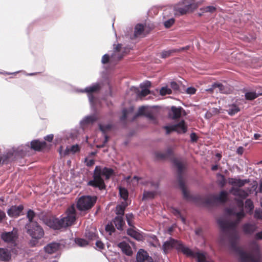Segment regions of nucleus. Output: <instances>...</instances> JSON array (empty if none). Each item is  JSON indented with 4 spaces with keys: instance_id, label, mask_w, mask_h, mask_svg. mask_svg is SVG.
<instances>
[{
    "instance_id": "nucleus-55",
    "label": "nucleus",
    "mask_w": 262,
    "mask_h": 262,
    "mask_svg": "<svg viewBox=\"0 0 262 262\" xmlns=\"http://www.w3.org/2000/svg\"><path fill=\"white\" fill-rule=\"evenodd\" d=\"M216 88L219 89V91L221 93H226L227 91L225 89V86L221 83L216 82V84L215 85Z\"/></svg>"
},
{
    "instance_id": "nucleus-19",
    "label": "nucleus",
    "mask_w": 262,
    "mask_h": 262,
    "mask_svg": "<svg viewBox=\"0 0 262 262\" xmlns=\"http://www.w3.org/2000/svg\"><path fill=\"white\" fill-rule=\"evenodd\" d=\"M98 120L97 117L93 114L85 116L80 121V125L83 128L85 126L90 124H93Z\"/></svg>"
},
{
    "instance_id": "nucleus-2",
    "label": "nucleus",
    "mask_w": 262,
    "mask_h": 262,
    "mask_svg": "<svg viewBox=\"0 0 262 262\" xmlns=\"http://www.w3.org/2000/svg\"><path fill=\"white\" fill-rule=\"evenodd\" d=\"M241 220L240 219L236 218L233 221H230L220 219L217 220V223L222 232L226 234L231 241L235 242L239 239L237 227Z\"/></svg>"
},
{
    "instance_id": "nucleus-21",
    "label": "nucleus",
    "mask_w": 262,
    "mask_h": 262,
    "mask_svg": "<svg viewBox=\"0 0 262 262\" xmlns=\"http://www.w3.org/2000/svg\"><path fill=\"white\" fill-rule=\"evenodd\" d=\"M46 143L45 141H40L39 140H33L30 143V149H33L35 151H40L45 147Z\"/></svg>"
},
{
    "instance_id": "nucleus-7",
    "label": "nucleus",
    "mask_w": 262,
    "mask_h": 262,
    "mask_svg": "<svg viewBox=\"0 0 262 262\" xmlns=\"http://www.w3.org/2000/svg\"><path fill=\"white\" fill-rule=\"evenodd\" d=\"M103 176V168L100 166H96L94 171L92 180H90L87 185L94 188H98L102 190L106 189V185Z\"/></svg>"
},
{
    "instance_id": "nucleus-52",
    "label": "nucleus",
    "mask_w": 262,
    "mask_h": 262,
    "mask_svg": "<svg viewBox=\"0 0 262 262\" xmlns=\"http://www.w3.org/2000/svg\"><path fill=\"white\" fill-rule=\"evenodd\" d=\"M163 128L166 130V135L170 134L172 132H176V130L174 125L164 126Z\"/></svg>"
},
{
    "instance_id": "nucleus-42",
    "label": "nucleus",
    "mask_w": 262,
    "mask_h": 262,
    "mask_svg": "<svg viewBox=\"0 0 262 262\" xmlns=\"http://www.w3.org/2000/svg\"><path fill=\"white\" fill-rule=\"evenodd\" d=\"M216 177L218 178H220V179L217 180L219 185L221 187H224L226 184V180L225 176L220 173H217Z\"/></svg>"
},
{
    "instance_id": "nucleus-27",
    "label": "nucleus",
    "mask_w": 262,
    "mask_h": 262,
    "mask_svg": "<svg viewBox=\"0 0 262 262\" xmlns=\"http://www.w3.org/2000/svg\"><path fill=\"white\" fill-rule=\"evenodd\" d=\"M174 125L176 128V132L178 134H185L187 130V127L184 120Z\"/></svg>"
},
{
    "instance_id": "nucleus-10",
    "label": "nucleus",
    "mask_w": 262,
    "mask_h": 262,
    "mask_svg": "<svg viewBox=\"0 0 262 262\" xmlns=\"http://www.w3.org/2000/svg\"><path fill=\"white\" fill-rule=\"evenodd\" d=\"M178 246V252H181L188 257H196L197 258L196 262L205 261V254L204 253L199 251L194 252L189 247L185 246L181 242Z\"/></svg>"
},
{
    "instance_id": "nucleus-28",
    "label": "nucleus",
    "mask_w": 262,
    "mask_h": 262,
    "mask_svg": "<svg viewBox=\"0 0 262 262\" xmlns=\"http://www.w3.org/2000/svg\"><path fill=\"white\" fill-rule=\"evenodd\" d=\"M63 220V227H67L71 226L76 220V215L66 214V216L61 218Z\"/></svg>"
},
{
    "instance_id": "nucleus-29",
    "label": "nucleus",
    "mask_w": 262,
    "mask_h": 262,
    "mask_svg": "<svg viewBox=\"0 0 262 262\" xmlns=\"http://www.w3.org/2000/svg\"><path fill=\"white\" fill-rule=\"evenodd\" d=\"M148 253L143 249H140L136 254V260L137 262H141L148 257Z\"/></svg>"
},
{
    "instance_id": "nucleus-6",
    "label": "nucleus",
    "mask_w": 262,
    "mask_h": 262,
    "mask_svg": "<svg viewBox=\"0 0 262 262\" xmlns=\"http://www.w3.org/2000/svg\"><path fill=\"white\" fill-rule=\"evenodd\" d=\"M236 252L239 256L240 262H261V255L259 247L256 245L253 252H247L244 250L237 248Z\"/></svg>"
},
{
    "instance_id": "nucleus-61",
    "label": "nucleus",
    "mask_w": 262,
    "mask_h": 262,
    "mask_svg": "<svg viewBox=\"0 0 262 262\" xmlns=\"http://www.w3.org/2000/svg\"><path fill=\"white\" fill-rule=\"evenodd\" d=\"M196 92V89L194 87H188L186 89V93L188 94L192 95Z\"/></svg>"
},
{
    "instance_id": "nucleus-64",
    "label": "nucleus",
    "mask_w": 262,
    "mask_h": 262,
    "mask_svg": "<svg viewBox=\"0 0 262 262\" xmlns=\"http://www.w3.org/2000/svg\"><path fill=\"white\" fill-rule=\"evenodd\" d=\"M190 137L192 142H196L198 139V137L195 133H191L190 134Z\"/></svg>"
},
{
    "instance_id": "nucleus-35",
    "label": "nucleus",
    "mask_w": 262,
    "mask_h": 262,
    "mask_svg": "<svg viewBox=\"0 0 262 262\" xmlns=\"http://www.w3.org/2000/svg\"><path fill=\"white\" fill-rule=\"evenodd\" d=\"M114 173V170L107 167L103 168V176L105 177L106 180H108L111 177Z\"/></svg>"
},
{
    "instance_id": "nucleus-32",
    "label": "nucleus",
    "mask_w": 262,
    "mask_h": 262,
    "mask_svg": "<svg viewBox=\"0 0 262 262\" xmlns=\"http://www.w3.org/2000/svg\"><path fill=\"white\" fill-rule=\"evenodd\" d=\"M144 31V25L143 24H137L134 28V36L137 37L141 36Z\"/></svg>"
},
{
    "instance_id": "nucleus-46",
    "label": "nucleus",
    "mask_w": 262,
    "mask_h": 262,
    "mask_svg": "<svg viewBox=\"0 0 262 262\" xmlns=\"http://www.w3.org/2000/svg\"><path fill=\"white\" fill-rule=\"evenodd\" d=\"M253 203L251 199H247L245 201V208L249 209V212H252L254 209Z\"/></svg>"
},
{
    "instance_id": "nucleus-50",
    "label": "nucleus",
    "mask_w": 262,
    "mask_h": 262,
    "mask_svg": "<svg viewBox=\"0 0 262 262\" xmlns=\"http://www.w3.org/2000/svg\"><path fill=\"white\" fill-rule=\"evenodd\" d=\"M66 214L76 215V209L74 204L68 208L66 211Z\"/></svg>"
},
{
    "instance_id": "nucleus-3",
    "label": "nucleus",
    "mask_w": 262,
    "mask_h": 262,
    "mask_svg": "<svg viewBox=\"0 0 262 262\" xmlns=\"http://www.w3.org/2000/svg\"><path fill=\"white\" fill-rule=\"evenodd\" d=\"M25 228L26 233L29 235L31 239L29 242V245L31 247H34L38 245L39 241L42 238L45 232L42 227L38 223H32L31 224H26Z\"/></svg>"
},
{
    "instance_id": "nucleus-41",
    "label": "nucleus",
    "mask_w": 262,
    "mask_h": 262,
    "mask_svg": "<svg viewBox=\"0 0 262 262\" xmlns=\"http://www.w3.org/2000/svg\"><path fill=\"white\" fill-rule=\"evenodd\" d=\"M156 192L152 191H144L143 193L142 200H145L148 199H153L155 197Z\"/></svg>"
},
{
    "instance_id": "nucleus-59",
    "label": "nucleus",
    "mask_w": 262,
    "mask_h": 262,
    "mask_svg": "<svg viewBox=\"0 0 262 262\" xmlns=\"http://www.w3.org/2000/svg\"><path fill=\"white\" fill-rule=\"evenodd\" d=\"M205 202L206 204L208 205H212L215 204L213 195H212L210 198L206 199Z\"/></svg>"
},
{
    "instance_id": "nucleus-9",
    "label": "nucleus",
    "mask_w": 262,
    "mask_h": 262,
    "mask_svg": "<svg viewBox=\"0 0 262 262\" xmlns=\"http://www.w3.org/2000/svg\"><path fill=\"white\" fill-rule=\"evenodd\" d=\"M102 87V81H97L92 83L90 86L85 87L83 89H78L77 92L78 93H86L90 103L92 104L94 102L95 96L94 94L98 93Z\"/></svg>"
},
{
    "instance_id": "nucleus-22",
    "label": "nucleus",
    "mask_w": 262,
    "mask_h": 262,
    "mask_svg": "<svg viewBox=\"0 0 262 262\" xmlns=\"http://www.w3.org/2000/svg\"><path fill=\"white\" fill-rule=\"evenodd\" d=\"M173 152L172 149L170 148H167L165 153L160 151H156L155 152V158L157 160H164L173 156Z\"/></svg>"
},
{
    "instance_id": "nucleus-60",
    "label": "nucleus",
    "mask_w": 262,
    "mask_h": 262,
    "mask_svg": "<svg viewBox=\"0 0 262 262\" xmlns=\"http://www.w3.org/2000/svg\"><path fill=\"white\" fill-rule=\"evenodd\" d=\"M127 113L128 112L126 109L124 108L122 110V115L120 118V121H124L126 120L127 117Z\"/></svg>"
},
{
    "instance_id": "nucleus-18",
    "label": "nucleus",
    "mask_w": 262,
    "mask_h": 262,
    "mask_svg": "<svg viewBox=\"0 0 262 262\" xmlns=\"http://www.w3.org/2000/svg\"><path fill=\"white\" fill-rule=\"evenodd\" d=\"M30 150L29 143H28L25 145H21L17 148H15V155L17 157L23 158L28 155Z\"/></svg>"
},
{
    "instance_id": "nucleus-56",
    "label": "nucleus",
    "mask_w": 262,
    "mask_h": 262,
    "mask_svg": "<svg viewBox=\"0 0 262 262\" xmlns=\"http://www.w3.org/2000/svg\"><path fill=\"white\" fill-rule=\"evenodd\" d=\"M170 87L172 89H173L176 92H179L180 90V86L179 84L176 82V81H171L170 83Z\"/></svg>"
},
{
    "instance_id": "nucleus-33",
    "label": "nucleus",
    "mask_w": 262,
    "mask_h": 262,
    "mask_svg": "<svg viewBox=\"0 0 262 262\" xmlns=\"http://www.w3.org/2000/svg\"><path fill=\"white\" fill-rule=\"evenodd\" d=\"M36 213L35 212V211L31 209H29L26 214V217L27 219L28 220V222L26 224H31L32 223H36V221H34V217L36 216Z\"/></svg>"
},
{
    "instance_id": "nucleus-57",
    "label": "nucleus",
    "mask_w": 262,
    "mask_h": 262,
    "mask_svg": "<svg viewBox=\"0 0 262 262\" xmlns=\"http://www.w3.org/2000/svg\"><path fill=\"white\" fill-rule=\"evenodd\" d=\"M235 214V216L237 219H243L245 215L246 214L243 210V209H241L239 211H237Z\"/></svg>"
},
{
    "instance_id": "nucleus-49",
    "label": "nucleus",
    "mask_w": 262,
    "mask_h": 262,
    "mask_svg": "<svg viewBox=\"0 0 262 262\" xmlns=\"http://www.w3.org/2000/svg\"><path fill=\"white\" fill-rule=\"evenodd\" d=\"M145 116L151 122L155 124H157L158 123L157 118L150 113H148L144 114Z\"/></svg>"
},
{
    "instance_id": "nucleus-16",
    "label": "nucleus",
    "mask_w": 262,
    "mask_h": 262,
    "mask_svg": "<svg viewBox=\"0 0 262 262\" xmlns=\"http://www.w3.org/2000/svg\"><path fill=\"white\" fill-rule=\"evenodd\" d=\"M24 209V207L23 205H12L8 209L7 214L11 217L16 218L23 214L22 212Z\"/></svg>"
},
{
    "instance_id": "nucleus-53",
    "label": "nucleus",
    "mask_w": 262,
    "mask_h": 262,
    "mask_svg": "<svg viewBox=\"0 0 262 262\" xmlns=\"http://www.w3.org/2000/svg\"><path fill=\"white\" fill-rule=\"evenodd\" d=\"M175 19L173 18H171L164 22V26L166 28H169L174 24Z\"/></svg>"
},
{
    "instance_id": "nucleus-1",
    "label": "nucleus",
    "mask_w": 262,
    "mask_h": 262,
    "mask_svg": "<svg viewBox=\"0 0 262 262\" xmlns=\"http://www.w3.org/2000/svg\"><path fill=\"white\" fill-rule=\"evenodd\" d=\"M228 181V183L232 186L229 190V192L234 196H238L241 198L242 200H238V202L243 204V200L245 199L249 196V194L251 192V189L248 188V192L245 190L241 189L240 188L243 187L246 184L249 183L250 182V179L229 178Z\"/></svg>"
},
{
    "instance_id": "nucleus-51",
    "label": "nucleus",
    "mask_w": 262,
    "mask_h": 262,
    "mask_svg": "<svg viewBox=\"0 0 262 262\" xmlns=\"http://www.w3.org/2000/svg\"><path fill=\"white\" fill-rule=\"evenodd\" d=\"M68 151H70L73 154H75L80 150V147L78 144L71 146L70 147H67Z\"/></svg>"
},
{
    "instance_id": "nucleus-47",
    "label": "nucleus",
    "mask_w": 262,
    "mask_h": 262,
    "mask_svg": "<svg viewBox=\"0 0 262 262\" xmlns=\"http://www.w3.org/2000/svg\"><path fill=\"white\" fill-rule=\"evenodd\" d=\"M85 236L89 240H93L96 237V234L95 232L86 230L85 232Z\"/></svg>"
},
{
    "instance_id": "nucleus-37",
    "label": "nucleus",
    "mask_w": 262,
    "mask_h": 262,
    "mask_svg": "<svg viewBox=\"0 0 262 262\" xmlns=\"http://www.w3.org/2000/svg\"><path fill=\"white\" fill-rule=\"evenodd\" d=\"M178 52L177 49L169 50H164L161 52V57L162 58H166L169 57L172 53Z\"/></svg>"
},
{
    "instance_id": "nucleus-14",
    "label": "nucleus",
    "mask_w": 262,
    "mask_h": 262,
    "mask_svg": "<svg viewBox=\"0 0 262 262\" xmlns=\"http://www.w3.org/2000/svg\"><path fill=\"white\" fill-rule=\"evenodd\" d=\"M168 115L172 119H177L181 118L182 115H186V113L184 108L181 106H172L171 111L169 112Z\"/></svg>"
},
{
    "instance_id": "nucleus-30",
    "label": "nucleus",
    "mask_w": 262,
    "mask_h": 262,
    "mask_svg": "<svg viewBox=\"0 0 262 262\" xmlns=\"http://www.w3.org/2000/svg\"><path fill=\"white\" fill-rule=\"evenodd\" d=\"M126 233L127 235L130 236V237L134 238L136 240L138 241H140L142 240V235L136 231V230H134L132 228H128L126 230Z\"/></svg>"
},
{
    "instance_id": "nucleus-54",
    "label": "nucleus",
    "mask_w": 262,
    "mask_h": 262,
    "mask_svg": "<svg viewBox=\"0 0 262 262\" xmlns=\"http://www.w3.org/2000/svg\"><path fill=\"white\" fill-rule=\"evenodd\" d=\"M254 217L257 220H262V210L256 209L254 211Z\"/></svg>"
},
{
    "instance_id": "nucleus-62",
    "label": "nucleus",
    "mask_w": 262,
    "mask_h": 262,
    "mask_svg": "<svg viewBox=\"0 0 262 262\" xmlns=\"http://www.w3.org/2000/svg\"><path fill=\"white\" fill-rule=\"evenodd\" d=\"M149 94H150V91L148 89H141L140 95L142 96H146Z\"/></svg>"
},
{
    "instance_id": "nucleus-8",
    "label": "nucleus",
    "mask_w": 262,
    "mask_h": 262,
    "mask_svg": "<svg viewBox=\"0 0 262 262\" xmlns=\"http://www.w3.org/2000/svg\"><path fill=\"white\" fill-rule=\"evenodd\" d=\"M97 197L95 195H82L77 201L76 207L80 211H86L95 204Z\"/></svg>"
},
{
    "instance_id": "nucleus-24",
    "label": "nucleus",
    "mask_w": 262,
    "mask_h": 262,
    "mask_svg": "<svg viewBox=\"0 0 262 262\" xmlns=\"http://www.w3.org/2000/svg\"><path fill=\"white\" fill-rule=\"evenodd\" d=\"M228 192L225 190H222L218 195H213L214 199L216 203L224 204L228 199Z\"/></svg>"
},
{
    "instance_id": "nucleus-58",
    "label": "nucleus",
    "mask_w": 262,
    "mask_h": 262,
    "mask_svg": "<svg viewBox=\"0 0 262 262\" xmlns=\"http://www.w3.org/2000/svg\"><path fill=\"white\" fill-rule=\"evenodd\" d=\"M151 85L150 81L146 80L140 84V87L141 89H148Z\"/></svg>"
},
{
    "instance_id": "nucleus-45",
    "label": "nucleus",
    "mask_w": 262,
    "mask_h": 262,
    "mask_svg": "<svg viewBox=\"0 0 262 262\" xmlns=\"http://www.w3.org/2000/svg\"><path fill=\"white\" fill-rule=\"evenodd\" d=\"M105 230L107 232H108L110 235H112L113 233H114L115 231V228L114 227V225L113 223V222H110L108 223L106 226H105Z\"/></svg>"
},
{
    "instance_id": "nucleus-38",
    "label": "nucleus",
    "mask_w": 262,
    "mask_h": 262,
    "mask_svg": "<svg viewBox=\"0 0 262 262\" xmlns=\"http://www.w3.org/2000/svg\"><path fill=\"white\" fill-rule=\"evenodd\" d=\"M126 206L122 205H118L116 207L115 213L117 216L123 217Z\"/></svg>"
},
{
    "instance_id": "nucleus-15",
    "label": "nucleus",
    "mask_w": 262,
    "mask_h": 262,
    "mask_svg": "<svg viewBox=\"0 0 262 262\" xmlns=\"http://www.w3.org/2000/svg\"><path fill=\"white\" fill-rule=\"evenodd\" d=\"M17 156L15 155V148L7 150L2 157V162L4 164H8L17 159Z\"/></svg>"
},
{
    "instance_id": "nucleus-4",
    "label": "nucleus",
    "mask_w": 262,
    "mask_h": 262,
    "mask_svg": "<svg viewBox=\"0 0 262 262\" xmlns=\"http://www.w3.org/2000/svg\"><path fill=\"white\" fill-rule=\"evenodd\" d=\"M173 164L174 166L177 168V180L179 183V187L182 191L184 198L187 200H192L194 201H200L201 200V198L200 196L190 195L187 191L185 183L183 180L182 175L184 169V166L183 163L178 159H174L173 160Z\"/></svg>"
},
{
    "instance_id": "nucleus-63",
    "label": "nucleus",
    "mask_w": 262,
    "mask_h": 262,
    "mask_svg": "<svg viewBox=\"0 0 262 262\" xmlns=\"http://www.w3.org/2000/svg\"><path fill=\"white\" fill-rule=\"evenodd\" d=\"M85 162H86V165L88 167L93 166L95 163V161L93 159L88 160V158H85Z\"/></svg>"
},
{
    "instance_id": "nucleus-13",
    "label": "nucleus",
    "mask_w": 262,
    "mask_h": 262,
    "mask_svg": "<svg viewBox=\"0 0 262 262\" xmlns=\"http://www.w3.org/2000/svg\"><path fill=\"white\" fill-rule=\"evenodd\" d=\"M180 241L175 239L171 237L163 243L162 250L164 253L166 254L168 250L175 248L178 250V245Z\"/></svg>"
},
{
    "instance_id": "nucleus-44",
    "label": "nucleus",
    "mask_w": 262,
    "mask_h": 262,
    "mask_svg": "<svg viewBox=\"0 0 262 262\" xmlns=\"http://www.w3.org/2000/svg\"><path fill=\"white\" fill-rule=\"evenodd\" d=\"M118 246L122 250V251L125 253H126L128 255H129V253H127V250H128L129 248V246L128 244H127L125 242H122L118 244Z\"/></svg>"
},
{
    "instance_id": "nucleus-40",
    "label": "nucleus",
    "mask_w": 262,
    "mask_h": 262,
    "mask_svg": "<svg viewBox=\"0 0 262 262\" xmlns=\"http://www.w3.org/2000/svg\"><path fill=\"white\" fill-rule=\"evenodd\" d=\"M99 128L103 134H105L107 130H109L112 128L113 125L111 124H107L106 125H102L99 124Z\"/></svg>"
},
{
    "instance_id": "nucleus-17",
    "label": "nucleus",
    "mask_w": 262,
    "mask_h": 262,
    "mask_svg": "<svg viewBox=\"0 0 262 262\" xmlns=\"http://www.w3.org/2000/svg\"><path fill=\"white\" fill-rule=\"evenodd\" d=\"M122 58V56H119L116 53H113L110 55L108 54H104L101 59L103 64H107L110 62L119 61Z\"/></svg>"
},
{
    "instance_id": "nucleus-34",
    "label": "nucleus",
    "mask_w": 262,
    "mask_h": 262,
    "mask_svg": "<svg viewBox=\"0 0 262 262\" xmlns=\"http://www.w3.org/2000/svg\"><path fill=\"white\" fill-rule=\"evenodd\" d=\"M239 111V107L235 104H232L231 105L229 106V108L227 110L228 114L231 116H234Z\"/></svg>"
},
{
    "instance_id": "nucleus-36",
    "label": "nucleus",
    "mask_w": 262,
    "mask_h": 262,
    "mask_svg": "<svg viewBox=\"0 0 262 262\" xmlns=\"http://www.w3.org/2000/svg\"><path fill=\"white\" fill-rule=\"evenodd\" d=\"M119 195L120 198L126 201L128 199V192L127 190L124 187H120L119 188Z\"/></svg>"
},
{
    "instance_id": "nucleus-48",
    "label": "nucleus",
    "mask_w": 262,
    "mask_h": 262,
    "mask_svg": "<svg viewBox=\"0 0 262 262\" xmlns=\"http://www.w3.org/2000/svg\"><path fill=\"white\" fill-rule=\"evenodd\" d=\"M172 93V91L167 86L162 87L160 90V94L161 96H165L166 94H170Z\"/></svg>"
},
{
    "instance_id": "nucleus-43",
    "label": "nucleus",
    "mask_w": 262,
    "mask_h": 262,
    "mask_svg": "<svg viewBox=\"0 0 262 262\" xmlns=\"http://www.w3.org/2000/svg\"><path fill=\"white\" fill-rule=\"evenodd\" d=\"M75 243L79 246L84 247L89 244V242L86 239L81 238H76L75 239Z\"/></svg>"
},
{
    "instance_id": "nucleus-26",
    "label": "nucleus",
    "mask_w": 262,
    "mask_h": 262,
    "mask_svg": "<svg viewBox=\"0 0 262 262\" xmlns=\"http://www.w3.org/2000/svg\"><path fill=\"white\" fill-rule=\"evenodd\" d=\"M112 222H113L114 225L118 230L121 231L123 230V227L125 224L123 217L116 216Z\"/></svg>"
},
{
    "instance_id": "nucleus-39",
    "label": "nucleus",
    "mask_w": 262,
    "mask_h": 262,
    "mask_svg": "<svg viewBox=\"0 0 262 262\" xmlns=\"http://www.w3.org/2000/svg\"><path fill=\"white\" fill-rule=\"evenodd\" d=\"M216 10V8L213 6H208L203 7L200 9V11H202V13H213Z\"/></svg>"
},
{
    "instance_id": "nucleus-5",
    "label": "nucleus",
    "mask_w": 262,
    "mask_h": 262,
    "mask_svg": "<svg viewBox=\"0 0 262 262\" xmlns=\"http://www.w3.org/2000/svg\"><path fill=\"white\" fill-rule=\"evenodd\" d=\"M205 0H181L174 6L176 11L181 15L192 12L196 9Z\"/></svg>"
},
{
    "instance_id": "nucleus-20",
    "label": "nucleus",
    "mask_w": 262,
    "mask_h": 262,
    "mask_svg": "<svg viewBox=\"0 0 262 262\" xmlns=\"http://www.w3.org/2000/svg\"><path fill=\"white\" fill-rule=\"evenodd\" d=\"M242 229L244 234L251 235L257 230V226L255 224L246 223L242 225Z\"/></svg>"
},
{
    "instance_id": "nucleus-31",
    "label": "nucleus",
    "mask_w": 262,
    "mask_h": 262,
    "mask_svg": "<svg viewBox=\"0 0 262 262\" xmlns=\"http://www.w3.org/2000/svg\"><path fill=\"white\" fill-rule=\"evenodd\" d=\"M262 95V92L255 91H250L245 93V98L247 100H253L258 96Z\"/></svg>"
},
{
    "instance_id": "nucleus-11",
    "label": "nucleus",
    "mask_w": 262,
    "mask_h": 262,
    "mask_svg": "<svg viewBox=\"0 0 262 262\" xmlns=\"http://www.w3.org/2000/svg\"><path fill=\"white\" fill-rule=\"evenodd\" d=\"M45 225L54 230H59L63 227V220L55 217H45L43 218Z\"/></svg>"
},
{
    "instance_id": "nucleus-12",
    "label": "nucleus",
    "mask_w": 262,
    "mask_h": 262,
    "mask_svg": "<svg viewBox=\"0 0 262 262\" xmlns=\"http://www.w3.org/2000/svg\"><path fill=\"white\" fill-rule=\"evenodd\" d=\"M1 237L6 243L15 245L16 241L18 238L17 229L14 228L11 231L3 232L1 235Z\"/></svg>"
},
{
    "instance_id": "nucleus-25",
    "label": "nucleus",
    "mask_w": 262,
    "mask_h": 262,
    "mask_svg": "<svg viewBox=\"0 0 262 262\" xmlns=\"http://www.w3.org/2000/svg\"><path fill=\"white\" fill-rule=\"evenodd\" d=\"M11 258L10 251L6 248H0V260L8 261Z\"/></svg>"
},
{
    "instance_id": "nucleus-23",
    "label": "nucleus",
    "mask_w": 262,
    "mask_h": 262,
    "mask_svg": "<svg viewBox=\"0 0 262 262\" xmlns=\"http://www.w3.org/2000/svg\"><path fill=\"white\" fill-rule=\"evenodd\" d=\"M60 247V245L58 243L52 242L48 244L44 247L46 252L52 254L57 251Z\"/></svg>"
}]
</instances>
